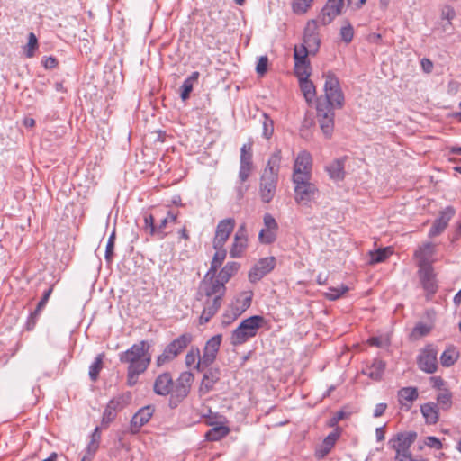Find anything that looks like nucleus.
<instances>
[{
  "instance_id": "f257e3e1",
  "label": "nucleus",
  "mask_w": 461,
  "mask_h": 461,
  "mask_svg": "<svg viewBox=\"0 0 461 461\" xmlns=\"http://www.w3.org/2000/svg\"><path fill=\"white\" fill-rule=\"evenodd\" d=\"M281 159L280 150L274 152L261 175L259 196L265 203H269L276 194Z\"/></svg>"
},
{
  "instance_id": "f03ea898",
  "label": "nucleus",
  "mask_w": 461,
  "mask_h": 461,
  "mask_svg": "<svg viewBox=\"0 0 461 461\" xmlns=\"http://www.w3.org/2000/svg\"><path fill=\"white\" fill-rule=\"evenodd\" d=\"M149 349V343L141 340L133 344L126 351L121 352L119 360L121 363L127 364L128 368L146 371L151 361Z\"/></svg>"
},
{
  "instance_id": "7ed1b4c3",
  "label": "nucleus",
  "mask_w": 461,
  "mask_h": 461,
  "mask_svg": "<svg viewBox=\"0 0 461 461\" xmlns=\"http://www.w3.org/2000/svg\"><path fill=\"white\" fill-rule=\"evenodd\" d=\"M265 320L260 315L250 316L243 320L240 325L231 332L230 343L239 346L254 338L258 330L264 324Z\"/></svg>"
},
{
  "instance_id": "20e7f679",
  "label": "nucleus",
  "mask_w": 461,
  "mask_h": 461,
  "mask_svg": "<svg viewBox=\"0 0 461 461\" xmlns=\"http://www.w3.org/2000/svg\"><path fill=\"white\" fill-rule=\"evenodd\" d=\"M417 438V433L413 431L398 433L393 438L389 440L391 447L395 450V461H409L411 458L410 451L411 446Z\"/></svg>"
},
{
  "instance_id": "39448f33",
  "label": "nucleus",
  "mask_w": 461,
  "mask_h": 461,
  "mask_svg": "<svg viewBox=\"0 0 461 461\" xmlns=\"http://www.w3.org/2000/svg\"><path fill=\"white\" fill-rule=\"evenodd\" d=\"M312 178L292 180L294 184V201L307 206L319 195V189L311 181Z\"/></svg>"
},
{
  "instance_id": "423d86ee",
  "label": "nucleus",
  "mask_w": 461,
  "mask_h": 461,
  "mask_svg": "<svg viewBox=\"0 0 461 461\" xmlns=\"http://www.w3.org/2000/svg\"><path fill=\"white\" fill-rule=\"evenodd\" d=\"M324 92L326 102H321L322 104H330V107L341 108L344 104V95L342 93L339 79L337 77L329 72L324 75Z\"/></svg>"
},
{
  "instance_id": "0eeeda50",
  "label": "nucleus",
  "mask_w": 461,
  "mask_h": 461,
  "mask_svg": "<svg viewBox=\"0 0 461 461\" xmlns=\"http://www.w3.org/2000/svg\"><path fill=\"white\" fill-rule=\"evenodd\" d=\"M193 337L190 333H185L171 341L164 349L161 355L157 357V365L161 366L173 360L192 342Z\"/></svg>"
},
{
  "instance_id": "6e6552de",
  "label": "nucleus",
  "mask_w": 461,
  "mask_h": 461,
  "mask_svg": "<svg viewBox=\"0 0 461 461\" xmlns=\"http://www.w3.org/2000/svg\"><path fill=\"white\" fill-rule=\"evenodd\" d=\"M194 381V375L191 372H183L173 383L170 392L169 404L171 407H176L189 393L191 384Z\"/></svg>"
},
{
  "instance_id": "1a4fd4ad",
  "label": "nucleus",
  "mask_w": 461,
  "mask_h": 461,
  "mask_svg": "<svg viewBox=\"0 0 461 461\" xmlns=\"http://www.w3.org/2000/svg\"><path fill=\"white\" fill-rule=\"evenodd\" d=\"M312 158L311 154L303 150L294 159L292 180L312 178Z\"/></svg>"
},
{
  "instance_id": "9d476101",
  "label": "nucleus",
  "mask_w": 461,
  "mask_h": 461,
  "mask_svg": "<svg viewBox=\"0 0 461 461\" xmlns=\"http://www.w3.org/2000/svg\"><path fill=\"white\" fill-rule=\"evenodd\" d=\"M317 119L323 134L330 138L334 129V111L330 104H317Z\"/></svg>"
},
{
  "instance_id": "9b49d317",
  "label": "nucleus",
  "mask_w": 461,
  "mask_h": 461,
  "mask_svg": "<svg viewBox=\"0 0 461 461\" xmlns=\"http://www.w3.org/2000/svg\"><path fill=\"white\" fill-rule=\"evenodd\" d=\"M210 274V272L206 274L201 284V293L204 294L207 298L222 300L226 291L225 284L217 277L214 278L213 275L208 277Z\"/></svg>"
},
{
  "instance_id": "f8f14e48",
  "label": "nucleus",
  "mask_w": 461,
  "mask_h": 461,
  "mask_svg": "<svg viewBox=\"0 0 461 461\" xmlns=\"http://www.w3.org/2000/svg\"><path fill=\"white\" fill-rule=\"evenodd\" d=\"M131 400V396L130 393L120 394L110 400L103 413V423L112 422L115 419L117 412L125 408Z\"/></svg>"
},
{
  "instance_id": "ddd939ff",
  "label": "nucleus",
  "mask_w": 461,
  "mask_h": 461,
  "mask_svg": "<svg viewBox=\"0 0 461 461\" xmlns=\"http://www.w3.org/2000/svg\"><path fill=\"white\" fill-rule=\"evenodd\" d=\"M222 340V336L217 334L212 336L205 344L203 356L197 362V366H210L216 359L220 346Z\"/></svg>"
},
{
  "instance_id": "4468645a",
  "label": "nucleus",
  "mask_w": 461,
  "mask_h": 461,
  "mask_svg": "<svg viewBox=\"0 0 461 461\" xmlns=\"http://www.w3.org/2000/svg\"><path fill=\"white\" fill-rule=\"evenodd\" d=\"M264 227L258 233V240L262 244H271L276 241L278 232V224L270 213L263 216Z\"/></svg>"
},
{
  "instance_id": "2eb2a0df",
  "label": "nucleus",
  "mask_w": 461,
  "mask_h": 461,
  "mask_svg": "<svg viewBox=\"0 0 461 461\" xmlns=\"http://www.w3.org/2000/svg\"><path fill=\"white\" fill-rule=\"evenodd\" d=\"M437 350L430 345L425 347L418 357V366L427 374H433L438 367Z\"/></svg>"
},
{
  "instance_id": "dca6fc26",
  "label": "nucleus",
  "mask_w": 461,
  "mask_h": 461,
  "mask_svg": "<svg viewBox=\"0 0 461 461\" xmlns=\"http://www.w3.org/2000/svg\"><path fill=\"white\" fill-rule=\"evenodd\" d=\"M343 6L344 0H328L318 16V21L322 25L330 24L341 14Z\"/></svg>"
},
{
  "instance_id": "f3484780",
  "label": "nucleus",
  "mask_w": 461,
  "mask_h": 461,
  "mask_svg": "<svg viewBox=\"0 0 461 461\" xmlns=\"http://www.w3.org/2000/svg\"><path fill=\"white\" fill-rule=\"evenodd\" d=\"M235 227V220L227 218L219 221L213 239V248H223Z\"/></svg>"
},
{
  "instance_id": "a211bd4d",
  "label": "nucleus",
  "mask_w": 461,
  "mask_h": 461,
  "mask_svg": "<svg viewBox=\"0 0 461 461\" xmlns=\"http://www.w3.org/2000/svg\"><path fill=\"white\" fill-rule=\"evenodd\" d=\"M303 43L310 48V51L315 54L320 47L321 39L318 32L317 20H310L304 28L303 32Z\"/></svg>"
},
{
  "instance_id": "6ab92c4d",
  "label": "nucleus",
  "mask_w": 461,
  "mask_h": 461,
  "mask_svg": "<svg viewBox=\"0 0 461 461\" xmlns=\"http://www.w3.org/2000/svg\"><path fill=\"white\" fill-rule=\"evenodd\" d=\"M275 265L276 258L274 257L259 259L249 273V281L253 283L259 281L264 276L274 269Z\"/></svg>"
},
{
  "instance_id": "aec40b11",
  "label": "nucleus",
  "mask_w": 461,
  "mask_h": 461,
  "mask_svg": "<svg viewBox=\"0 0 461 461\" xmlns=\"http://www.w3.org/2000/svg\"><path fill=\"white\" fill-rule=\"evenodd\" d=\"M155 409L152 405H147L140 408L132 417L130 424V429L132 434L140 431V428L147 424L153 416Z\"/></svg>"
},
{
  "instance_id": "412c9836",
  "label": "nucleus",
  "mask_w": 461,
  "mask_h": 461,
  "mask_svg": "<svg viewBox=\"0 0 461 461\" xmlns=\"http://www.w3.org/2000/svg\"><path fill=\"white\" fill-rule=\"evenodd\" d=\"M248 246L246 224H241L237 230L234 240L230 250V256L233 258H240Z\"/></svg>"
},
{
  "instance_id": "4be33fe9",
  "label": "nucleus",
  "mask_w": 461,
  "mask_h": 461,
  "mask_svg": "<svg viewBox=\"0 0 461 461\" xmlns=\"http://www.w3.org/2000/svg\"><path fill=\"white\" fill-rule=\"evenodd\" d=\"M435 245L431 242H426L419 247L414 252V257L417 259L418 267H432L435 255Z\"/></svg>"
},
{
  "instance_id": "5701e85b",
  "label": "nucleus",
  "mask_w": 461,
  "mask_h": 461,
  "mask_svg": "<svg viewBox=\"0 0 461 461\" xmlns=\"http://www.w3.org/2000/svg\"><path fill=\"white\" fill-rule=\"evenodd\" d=\"M454 214L455 210L452 207H447L441 212L439 216L434 221L429 231V237L433 238L442 233Z\"/></svg>"
},
{
  "instance_id": "b1692460",
  "label": "nucleus",
  "mask_w": 461,
  "mask_h": 461,
  "mask_svg": "<svg viewBox=\"0 0 461 461\" xmlns=\"http://www.w3.org/2000/svg\"><path fill=\"white\" fill-rule=\"evenodd\" d=\"M419 276L423 288L430 294L437 291L438 285L436 282V276L433 267H419Z\"/></svg>"
},
{
  "instance_id": "393cba45",
  "label": "nucleus",
  "mask_w": 461,
  "mask_h": 461,
  "mask_svg": "<svg viewBox=\"0 0 461 461\" xmlns=\"http://www.w3.org/2000/svg\"><path fill=\"white\" fill-rule=\"evenodd\" d=\"M173 383L171 375L169 373H163L154 382V392L158 395H168L172 391Z\"/></svg>"
},
{
  "instance_id": "a878e982",
  "label": "nucleus",
  "mask_w": 461,
  "mask_h": 461,
  "mask_svg": "<svg viewBox=\"0 0 461 461\" xmlns=\"http://www.w3.org/2000/svg\"><path fill=\"white\" fill-rule=\"evenodd\" d=\"M220 379V371L217 368H209L207 369L203 376L201 385H200V393L202 394H206L210 391L212 390L214 384Z\"/></svg>"
},
{
  "instance_id": "bb28decb",
  "label": "nucleus",
  "mask_w": 461,
  "mask_h": 461,
  "mask_svg": "<svg viewBox=\"0 0 461 461\" xmlns=\"http://www.w3.org/2000/svg\"><path fill=\"white\" fill-rule=\"evenodd\" d=\"M222 300L207 298L204 303L203 312L200 316V324L207 323L218 312Z\"/></svg>"
},
{
  "instance_id": "cd10ccee",
  "label": "nucleus",
  "mask_w": 461,
  "mask_h": 461,
  "mask_svg": "<svg viewBox=\"0 0 461 461\" xmlns=\"http://www.w3.org/2000/svg\"><path fill=\"white\" fill-rule=\"evenodd\" d=\"M345 161L346 158H336L326 166V171L332 180L339 181L344 178Z\"/></svg>"
},
{
  "instance_id": "c85d7f7f",
  "label": "nucleus",
  "mask_w": 461,
  "mask_h": 461,
  "mask_svg": "<svg viewBox=\"0 0 461 461\" xmlns=\"http://www.w3.org/2000/svg\"><path fill=\"white\" fill-rule=\"evenodd\" d=\"M439 408L436 402H429L420 406V411L425 419V422L429 425H434L439 419Z\"/></svg>"
},
{
  "instance_id": "c756f323",
  "label": "nucleus",
  "mask_w": 461,
  "mask_h": 461,
  "mask_svg": "<svg viewBox=\"0 0 461 461\" xmlns=\"http://www.w3.org/2000/svg\"><path fill=\"white\" fill-rule=\"evenodd\" d=\"M251 303V296L247 294H240L228 307L234 316L241 315L249 306Z\"/></svg>"
},
{
  "instance_id": "7c9ffc66",
  "label": "nucleus",
  "mask_w": 461,
  "mask_h": 461,
  "mask_svg": "<svg viewBox=\"0 0 461 461\" xmlns=\"http://www.w3.org/2000/svg\"><path fill=\"white\" fill-rule=\"evenodd\" d=\"M419 393L416 387H404L398 392L400 404L409 410L412 402L418 398Z\"/></svg>"
},
{
  "instance_id": "2f4dec72",
  "label": "nucleus",
  "mask_w": 461,
  "mask_h": 461,
  "mask_svg": "<svg viewBox=\"0 0 461 461\" xmlns=\"http://www.w3.org/2000/svg\"><path fill=\"white\" fill-rule=\"evenodd\" d=\"M339 437L337 430L330 432L322 441V443L316 449V456L323 458L334 447L336 441Z\"/></svg>"
},
{
  "instance_id": "473e14b6",
  "label": "nucleus",
  "mask_w": 461,
  "mask_h": 461,
  "mask_svg": "<svg viewBox=\"0 0 461 461\" xmlns=\"http://www.w3.org/2000/svg\"><path fill=\"white\" fill-rule=\"evenodd\" d=\"M199 76V72L194 71L183 82L180 87V97L183 101H185L189 98L194 83L198 81Z\"/></svg>"
},
{
  "instance_id": "72a5a7b5",
  "label": "nucleus",
  "mask_w": 461,
  "mask_h": 461,
  "mask_svg": "<svg viewBox=\"0 0 461 461\" xmlns=\"http://www.w3.org/2000/svg\"><path fill=\"white\" fill-rule=\"evenodd\" d=\"M202 356L200 354V350L198 348H191L190 350L187 352L185 362L187 367H193L194 369L197 371H203L206 366H197V362L199 359H201Z\"/></svg>"
},
{
  "instance_id": "f704fd0d",
  "label": "nucleus",
  "mask_w": 461,
  "mask_h": 461,
  "mask_svg": "<svg viewBox=\"0 0 461 461\" xmlns=\"http://www.w3.org/2000/svg\"><path fill=\"white\" fill-rule=\"evenodd\" d=\"M459 357V352L454 346H449L440 356V362L443 366L449 367L455 364Z\"/></svg>"
},
{
  "instance_id": "c9c22d12",
  "label": "nucleus",
  "mask_w": 461,
  "mask_h": 461,
  "mask_svg": "<svg viewBox=\"0 0 461 461\" xmlns=\"http://www.w3.org/2000/svg\"><path fill=\"white\" fill-rule=\"evenodd\" d=\"M392 253L393 250L390 247L378 249L375 251H369L368 263L370 265H375L384 262Z\"/></svg>"
},
{
  "instance_id": "e433bc0d",
  "label": "nucleus",
  "mask_w": 461,
  "mask_h": 461,
  "mask_svg": "<svg viewBox=\"0 0 461 461\" xmlns=\"http://www.w3.org/2000/svg\"><path fill=\"white\" fill-rule=\"evenodd\" d=\"M240 166L253 167L252 142L250 140L244 143L240 149Z\"/></svg>"
},
{
  "instance_id": "4c0bfd02",
  "label": "nucleus",
  "mask_w": 461,
  "mask_h": 461,
  "mask_svg": "<svg viewBox=\"0 0 461 461\" xmlns=\"http://www.w3.org/2000/svg\"><path fill=\"white\" fill-rule=\"evenodd\" d=\"M301 91L307 103H312L316 96V90L313 83L307 79L299 80Z\"/></svg>"
},
{
  "instance_id": "58836bf2",
  "label": "nucleus",
  "mask_w": 461,
  "mask_h": 461,
  "mask_svg": "<svg viewBox=\"0 0 461 461\" xmlns=\"http://www.w3.org/2000/svg\"><path fill=\"white\" fill-rule=\"evenodd\" d=\"M240 264L237 262H228L224 267L219 272L217 278L227 283L230 278L238 271Z\"/></svg>"
},
{
  "instance_id": "ea45409f",
  "label": "nucleus",
  "mask_w": 461,
  "mask_h": 461,
  "mask_svg": "<svg viewBox=\"0 0 461 461\" xmlns=\"http://www.w3.org/2000/svg\"><path fill=\"white\" fill-rule=\"evenodd\" d=\"M230 432L229 428L225 426L213 427L205 434L208 441H218L227 436Z\"/></svg>"
},
{
  "instance_id": "a19ab883",
  "label": "nucleus",
  "mask_w": 461,
  "mask_h": 461,
  "mask_svg": "<svg viewBox=\"0 0 461 461\" xmlns=\"http://www.w3.org/2000/svg\"><path fill=\"white\" fill-rule=\"evenodd\" d=\"M294 73L298 80L309 78L311 75L309 60L294 62Z\"/></svg>"
},
{
  "instance_id": "79ce46f5",
  "label": "nucleus",
  "mask_w": 461,
  "mask_h": 461,
  "mask_svg": "<svg viewBox=\"0 0 461 461\" xmlns=\"http://www.w3.org/2000/svg\"><path fill=\"white\" fill-rule=\"evenodd\" d=\"M438 408L442 411H447L452 406V393L448 390H443L437 395Z\"/></svg>"
},
{
  "instance_id": "37998d69",
  "label": "nucleus",
  "mask_w": 461,
  "mask_h": 461,
  "mask_svg": "<svg viewBox=\"0 0 461 461\" xmlns=\"http://www.w3.org/2000/svg\"><path fill=\"white\" fill-rule=\"evenodd\" d=\"M384 368V362L380 359H375L372 366L367 369L366 375H368L372 379L378 380L381 378Z\"/></svg>"
},
{
  "instance_id": "c03bdc74",
  "label": "nucleus",
  "mask_w": 461,
  "mask_h": 461,
  "mask_svg": "<svg viewBox=\"0 0 461 461\" xmlns=\"http://www.w3.org/2000/svg\"><path fill=\"white\" fill-rule=\"evenodd\" d=\"M262 124V136L266 140H269L274 133V121L267 114L262 113V118L260 119Z\"/></svg>"
},
{
  "instance_id": "a18cd8bd",
  "label": "nucleus",
  "mask_w": 461,
  "mask_h": 461,
  "mask_svg": "<svg viewBox=\"0 0 461 461\" xmlns=\"http://www.w3.org/2000/svg\"><path fill=\"white\" fill-rule=\"evenodd\" d=\"M216 250L213 258L211 263L209 272L215 274L217 269L221 267L226 258V250L223 248L214 249Z\"/></svg>"
},
{
  "instance_id": "49530a36",
  "label": "nucleus",
  "mask_w": 461,
  "mask_h": 461,
  "mask_svg": "<svg viewBox=\"0 0 461 461\" xmlns=\"http://www.w3.org/2000/svg\"><path fill=\"white\" fill-rule=\"evenodd\" d=\"M104 355L99 354L95 361L89 366V377L92 381H96L99 372L102 368Z\"/></svg>"
},
{
  "instance_id": "de8ad7c7",
  "label": "nucleus",
  "mask_w": 461,
  "mask_h": 461,
  "mask_svg": "<svg viewBox=\"0 0 461 461\" xmlns=\"http://www.w3.org/2000/svg\"><path fill=\"white\" fill-rule=\"evenodd\" d=\"M348 291V287L344 285H341L339 287H330L329 290L325 293V297L330 301H335Z\"/></svg>"
},
{
  "instance_id": "09e8293b",
  "label": "nucleus",
  "mask_w": 461,
  "mask_h": 461,
  "mask_svg": "<svg viewBox=\"0 0 461 461\" xmlns=\"http://www.w3.org/2000/svg\"><path fill=\"white\" fill-rule=\"evenodd\" d=\"M313 0H294L292 5L293 11L295 14H303L307 12Z\"/></svg>"
},
{
  "instance_id": "8fccbe9b",
  "label": "nucleus",
  "mask_w": 461,
  "mask_h": 461,
  "mask_svg": "<svg viewBox=\"0 0 461 461\" xmlns=\"http://www.w3.org/2000/svg\"><path fill=\"white\" fill-rule=\"evenodd\" d=\"M309 54H313V53L310 51L309 47L305 46L304 44H302V46L299 49L298 48L294 49V62L308 60L307 56Z\"/></svg>"
},
{
  "instance_id": "3c124183",
  "label": "nucleus",
  "mask_w": 461,
  "mask_h": 461,
  "mask_svg": "<svg viewBox=\"0 0 461 461\" xmlns=\"http://www.w3.org/2000/svg\"><path fill=\"white\" fill-rule=\"evenodd\" d=\"M52 290L53 288L52 287H50L49 289H47L44 293H43V295L41 297V299L40 300V302L38 303L37 304V307L35 309V311L31 313V318L32 319H34V317L36 315H39L40 312H41V310L45 307L51 293H52Z\"/></svg>"
},
{
  "instance_id": "603ef678",
  "label": "nucleus",
  "mask_w": 461,
  "mask_h": 461,
  "mask_svg": "<svg viewBox=\"0 0 461 461\" xmlns=\"http://www.w3.org/2000/svg\"><path fill=\"white\" fill-rule=\"evenodd\" d=\"M431 329L432 327L429 324L418 322L412 330V336L415 338L426 336L430 332Z\"/></svg>"
},
{
  "instance_id": "864d4df0",
  "label": "nucleus",
  "mask_w": 461,
  "mask_h": 461,
  "mask_svg": "<svg viewBox=\"0 0 461 461\" xmlns=\"http://www.w3.org/2000/svg\"><path fill=\"white\" fill-rule=\"evenodd\" d=\"M340 36L343 41L349 43L354 37V29L349 23L340 28Z\"/></svg>"
},
{
  "instance_id": "5fc2aeb1",
  "label": "nucleus",
  "mask_w": 461,
  "mask_h": 461,
  "mask_svg": "<svg viewBox=\"0 0 461 461\" xmlns=\"http://www.w3.org/2000/svg\"><path fill=\"white\" fill-rule=\"evenodd\" d=\"M115 232L113 231L108 239L106 249H105V259L107 262H111L113 256Z\"/></svg>"
},
{
  "instance_id": "6e6d98bb",
  "label": "nucleus",
  "mask_w": 461,
  "mask_h": 461,
  "mask_svg": "<svg viewBox=\"0 0 461 461\" xmlns=\"http://www.w3.org/2000/svg\"><path fill=\"white\" fill-rule=\"evenodd\" d=\"M37 38L34 33L31 32L28 38L25 55L27 58H32L34 54V50L37 47Z\"/></svg>"
},
{
  "instance_id": "4d7b16f0",
  "label": "nucleus",
  "mask_w": 461,
  "mask_h": 461,
  "mask_svg": "<svg viewBox=\"0 0 461 461\" xmlns=\"http://www.w3.org/2000/svg\"><path fill=\"white\" fill-rule=\"evenodd\" d=\"M145 371L142 370H137V369H127V384L130 386H133L136 384L138 381V377L140 374L144 373Z\"/></svg>"
},
{
  "instance_id": "13d9d810",
  "label": "nucleus",
  "mask_w": 461,
  "mask_h": 461,
  "mask_svg": "<svg viewBox=\"0 0 461 461\" xmlns=\"http://www.w3.org/2000/svg\"><path fill=\"white\" fill-rule=\"evenodd\" d=\"M368 342L372 346L384 348L389 345V339L387 337H372L368 339Z\"/></svg>"
},
{
  "instance_id": "bf43d9fd",
  "label": "nucleus",
  "mask_w": 461,
  "mask_h": 461,
  "mask_svg": "<svg viewBox=\"0 0 461 461\" xmlns=\"http://www.w3.org/2000/svg\"><path fill=\"white\" fill-rule=\"evenodd\" d=\"M424 443L427 447L435 448L437 450L441 449L443 447L441 441L433 436L427 437L424 440Z\"/></svg>"
},
{
  "instance_id": "052dcab7",
  "label": "nucleus",
  "mask_w": 461,
  "mask_h": 461,
  "mask_svg": "<svg viewBox=\"0 0 461 461\" xmlns=\"http://www.w3.org/2000/svg\"><path fill=\"white\" fill-rule=\"evenodd\" d=\"M267 62H268V59H267V57H266V56H261L258 59L257 66H256V71L258 75H264L266 73Z\"/></svg>"
},
{
  "instance_id": "680f3d73",
  "label": "nucleus",
  "mask_w": 461,
  "mask_h": 461,
  "mask_svg": "<svg viewBox=\"0 0 461 461\" xmlns=\"http://www.w3.org/2000/svg\"><path fill=\"white\" fill-rule=\"evenodd\" d=\"M441 17L442 19L447 20L448 22V24H451V21L456 17V12L454 8L448 5L445 6L442 9Z\"/></svg>"
},
{
  "instance_id": "e2e57ef3",
  "label": "nucleus",
  "mask_w": 461,
  "mask_h": 461,
  "mask_svg": "<svg viewBox=\"0 0 461 461\" xmlns=\"http://www.w3.org/2000/svg\"><path fill=\"white\" fill-rule=\"evenodd\" d=\"M237 318L238 316H234V313L229 308H227L221 317V323L223 326H228Z\"/></svg>"
},
{
  "instance_id": "0e129e2a",
  "label": "nucleus",
  "mask_w": 461,
  "mask_h": 461,
  "mask_svg": "<svg viewBox=\"0 0 461 461\" xmlns=\"http://www.w3.org/2000/svg\"><path fill=\"white\" fill-rule=\"evenodd\" d=\"M251 171H252V167L240 166L239 182L245 183L247 181V179L249 178Z\"/></svg>"
},
{
  "instance_id": "69168bd1",
  "label": "nucleus",
  "mask_w": 461,
  "mask_h": 461,
  "mask_svg": "<svg viewBox=\"0 0 461 461\" xmlns=\"http://www.w3.org/2000/svg\"><path fill=\"white\" fill-rule=\"evenodd\" d=\"M144 227L149 229L151 235L156 234V226L154 224V217L151 214L146 215L144 218Z\"/></svg>"
},
{
  "instance_id": "338daca9",
  "label": "nucleus",
  "mask_w": 461,
  "mask_h": 461,
  "mask_svg": "<svg viewBox=\"0 0 461 461\" xmlns=\"http://www.w3.org/2000/svg\"><path fill=\"white\" fill-rule=\"evenodd\" d=\"M386 408H387L386 403L381 402V403L376 404L375 408L374 410V414H373L374 417L378 418V417L382 416L384 413Z\"/></svg>"
},
{
  "instance_id": "774afa93",
  "label": "nucleus",
  "mask_w": 461,
  "mask_h": 461,
  "mask_svg": "<svg viewBox=\"0 0 461 461\" xmlns=\"http://www.w3.org/2000/svg\"><path fill=\"white\" fill-rule=\"evenodd\" d=\"M168 223L167 220L163 218L159 224L156 226V234L160 235V238H164L165 234L163 233L164 229L166 228L167 224Z\"/></svg>"
}]
</instances>
